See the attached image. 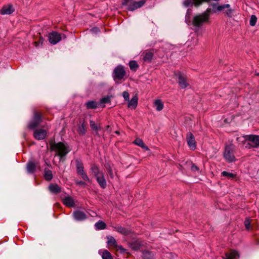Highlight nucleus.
<instances>
[{
	"label": "nucleus",
	"mask_w": 259,
	"mask_h": 259,
	"mask_svg": "<svg viewBox=\"0 0 259 259\" xmlns=\"http://www.w3.org/2000/svg\"><path fill=\"white\" fill-rule=\"evenodd\" d=\"M90 124L91 128L95 131L96 135H98L99 131L101 129L100 126H98L93 120H90Z\"/></svg>",
	"instance_id": "2f4dec72"
},
{
	"label": "nucleus",
	"mask_w": 259,
	"mask_h": 259,
	"mask_svg": "<svg viewBox=\"0 0 259 259\" xmlns=\"http://www.w3.org/2000/svg\"><path fill=\"white\" fill-rule=\"evenodd\" d=\"M154 54V50H146L142 53L141 57L144 62L150 63L153 59Z\"/></svg>",
	"instance_id": "9d476101"
},
{
	"label": "nucleus",
	"mask_w": 259,
	"mask_h": 259,
	"mask_svg": "<svg viewBox=\"0 0 259 259\" xmlns=\"http://www.w3.org/2000/svg\"><path fill=\"white\" fill-rule=\"evenodd\" d=\"M246 140L249 143L248 144L250 145L249 147L256 148L259 146V136L250 135L246 136Z\"/></svg>",
	"instance_id": "1a4fd4ad"
},
{
	"label": "nucleus",
	"mask_w": 259,
	"mask_h": 259,
	"mask_svg": "<svg viewBox=\"0 0 259 259\" xmlns=\"http://www.w3.org/2000/svg\"><path fill=\"white\" fill-rule=\"evenodd\" d=\"M111 102V100H110V96H106V97H104L103 98H102V99H101L100 100V102L101 103H103V104H105V103H110Z\"/></svg>",
	"instance_id": "a19ab883"
},
{
	"label": "nucleus",
	"mask_w": 259,
	"mask_h": 259,
	"mask_svg": "<svg viewBox=\"0 0 259 259\" xmlns=\"http://www.w3.org/2000/svg\"><path fill=\"white\" fill-rule=\"evenodd\" d=\"M105 168L107 170V174L109 176L111 179H113L114 177L113 175V171L111 165L109 164L105 165Z\"/></svg>",
	"instance_id": "72a5a7b5"
},
{
	"label": "nucleus",
	"mask_w": 259,
	"mask_h": 259,
	"mask_svg": "<svg viewBox=\"0 0 259 259\" xmlns=\"http://www.w3.org/2000/svg\"><path fill=\"white\" fill-rule=\"evenodd\" d=\"M36 164L33 161H29L27 164V170L29 174H33L36 170Z\"/></svg>",
	"instance_id": "4be33fe9"
},
{
	"label": "nucleus",
	"mask_w": 259,
	"mask_h": 259,
	"mask_svg": "<svg viewBox=\"0 0 259 259\" xmlns=\"http://www.w3.org/2000/svg\"><path fill=\"white\" fill-rule=\"evenodd\" d=\"M256 17L255 15H251L249 21L250 25L252 26H254L256 24Z\"/></svg>",
	"instance_id": "58836bf2"
},
{
	"label": "nucleus",
	"mask_w": 259,
	"mask_h": 259,
	"mask_svg": "<svg viewBox=\"0 0 259 259\" xmlns=\"http://www.w3.org/2000/svg\"><path fill=\"white\" fill-rule=\"evenodd\" d=\"M90 170L95 177L103 173L102 171L100 170L99 166L95 163L91 164Z\"/></svg>",
	"instance_id": "6ab92c4d"
},
{
	"label": "nucleus",
	"mask_w": 259,
	"mask_h": 259,
	"mask_svg": "<svg viewBox=\"0 0 259 259\" xmlns=\"http://www.w3.org/2000/svg\"><path fill=\"white\" fill-rule=\"evenodd\" d=\"M125 75L126 71L124 66L119 65L114 68L113 73V77L114 80H121Z\"/></svg>",
	"instance_id": "0eeeda50"
},
{
	"label": "nucleus",
	"mask_w": 259,
	"mask_h": 259,
	"mask_svg": "<svg viewBox=\"0 0 259 259\" xmlns=\"http://www.w3.org/2000/svg\"><path fill=\"white\" fill-rule=\"evenodd\" d=\"M133 143L141 147L143 149H144L146 150H149L148 147L145 144L143 141L140 139L137 138L134 142Z\"/></svg>",
	"instance_id": "393cba45"
},
{
	"label": "nucleus",
	"mask_w": 259,
	"mask_h": 259,
	"mask_svg": "<svg viewBox=\"0 0 259 259\" xmlns=\"http://www.w3.org/2000/svg\"><path fill=\"white\" fill-rule=\"evenodd\" d=\"M14 11V9L12 5H8L3 7L0 10V13L2 15H10Z\"/></svg>",
	"instance_id": "a211bd4d"
},
{
	"label": "nucleus",
	"mask_w": 259,
	"mask_h": 259,
	"mask_svg": "<svg viewBox=\"0 0 259 259\" xmlns=\"http://www.w3.org/2000/svg\"><path fill=\"white\" fill-rule=\"evenodd\" d=\"M138 98L137 95L133 96L131 100H129L128 107L131 109H135L138 105Z\"/></svg>",
	"instance_id": "aec40b11"
},
{
	"label": "nucleus",
	"mask_w": 259,
	"mask_h": 259,
	"mask_svg": "<svg viewBox=\"0 0 259 259\" xmlns=\"http://www.w3.org/2000/svg\"><path fill=\"white\" fill-rule=\"evenodd\" d=\"M230 8V5L224 4L223 5L218 6L217 8V10L218 11H223L225 9H228V10L225 13L228 17H230L232 16L233 10Z\"/></svg>",
	"instance_id": "f3484780"
},
{
	"label": "nucleus",
	"mask_w": 259,
	"mask_h": 259,
	"mask_svg": "<svg viewBox=\"0 0 259 259\" xmlns=\"http://www.w3.org/2000/svg\"><path fill=\"white\" fill-rule=\"evenodd\" d=\"M102 257L103 259H113L112 255L107 250H103Z\"/></svg>",
	"instance_id": "f704fd0d"
},
{
	"label": "nucleus",
	"mask_w": 259,
	"mask_h": 259,
	"mask_svg": "<svg viewBox=\"0 0 259 259\" xmlns=\"http://www.w3.org/2000/svg\"><path fill=\"white\" fill-rule=\"evenodd\" d=\"M106 226V224L102 221H99L95 224V227L98 230L104 229Z\"/></svg>",
	"instance_id": "c9c22d12"
},
{
	"label": "nucleus",
	"mask_w": 259,
	"mask_h": 259,
	"mask_svg": "<svg viewBox=\"0 0 259 259\" xmlns=\"http://www.w3.org/2000/svg\"><path fill=\"white\" fill-rule=\"evenodd\" d=\"M142 244L141 241L139 240H136L135 241H133L131 242L130 244V247L135 250H138L140 249L141 247Z\"/></svg>",
	"instance_id": "a878e982"
},
{
	"label": "nucleus",
	"mask_w": 259,
	"mask_h": 259,
	"mask_svg": "<svg viewBox=\"0 0 259 259\" xmlns=\"http://www.w3.org/2000/svg\"><path fill=\"white\" fill-rule=\"evenodd\" d=\"M47 135V131L42 128L35 130L33 132L34 138L37 140H44Z\"/></svg>",
	"instance_id": "9b49d317"
},
{
	"label": "nucleus",
	"mask_w": 259,
	"mask_h": 259,
	"mask_svg": "<svg viewBox=\"0 0 259 259\" xmlns=\"http://www.w3.org/2000/svg\"><path fill=\"white\" fill-rule=\"evenodd\" d=\"M49 41L51 44L55 45L61 39V35L60 33L53 31L49 34Z\"/></svg>",
	"instance_id": "ddd939ff"
},
{
	"label": "nucleus",
	"mask_w": 259,
	"mask_h": 259,
	"mask_svg": "<svg viewBox=\"0 0 259 259\" xmlns=\"http://www.w3.org/2000/svg\"><path fill=\"white\" fill-rule=\"evenodd\" d=\"M256 243H257V244H259V241H256Z\"/></svg>",
	"instance_id": "603ef678"
},
{
	"label": "nucleus",
	"mask_w": 259,
	"mask_h": 259,
	"mask_svg": "<svg viewBox=\"0 0 259 259\" xmlns=\"http://www.w3.org/2000/svg\"><path fill=\"white\" fill-rule=\"evenodd\" d=\"M42 120V113L39 111H34L32 119L28 124V127L30 129H34L40 124Z\"/></svg>",
	"instance_id": "20e7f679"
},
{
	"label": "nucleus",
	"mask_w": 259,
	"mask_h": 259,
	"mask_svg": "<svg viewBox=\"0 0 259 259\" xmlns=\"http://www.w3.org/2000/svg\"><path fill=\"white\" fill-rule=\"evenodd\" d=\"M76 183L78 185H83L85 184L84 182H83L82 181H77V182H76Z\"/></svg>",
	"instance_id": "de8ad7c7"
},
{
	"label": "nucleus",
	"mask_w": 259,
	"mask_h": 259,
	"mask_svg": "<svg viewBox=\"0 0 259 259\" xmlns=\"http://www.w3.org/2000/svg\"><path fill=\"white\" fill-rule=\"evenodd\" d=\"M146 0H141L139 2L135 0H122V4L126 7V9L130 11H134L143 6Z\"/></svg>",
	"instance_id": "7ed1b4c3"
},
{
	"label": "nucleus",
	"mask_w": 259,
	"mask_h": 259,
	"mask_svg": "<svg viewBox=\"0 0 259 259\" xmlns=\"http://www.w3.org/2000/svg\"><path fill=\"white\" fill-rule=\"evenodd\" d=\"M255 239H256V240L257 239V236H255Z\"/></svg>",
	"instance_id": "864d4df0"
},
{
	"label": "nucleus",
	"mask_w": 259,
	"mask_h": 259,
	"mask_svg": "<svg viewBox=\"0 0 259 259\" xmlns=\"http://www.w3.org/2000/svg\"><path fill=\"white\" fill-rule=\"evenodd\" d=\"M117 248H118V249H119L120 250V252L121 253H123L125 252V251H126V249H124V248H123L121 245H120V246L117 245Z\"/></svg>",
	"instance_id": "49530a36"
},
{
	"label": "nucleus",
	"mask_w": 259,
	"mask_h": 259,
	"mask_svg": "<svg viewBox=\"0 0 259 259\" xmlns=\"http://www.w3.org/2000/svg\"><path fill=\"white\" fill-rule=\"evenodd\" d=\"M154 106L156 107V109L158 111L162 110L164 107L163 104L161 100L157 99L154 101Z\"/></svg>",
	"instance_id": "c756f323"
},
{
	"label": "nucleus",
	"mask_w": 259,
	"mask_h": 259,
	"mask_svg": "<svg viewBox=\"0 0 259 259\" xmlns=\"http://www.w3.org/2000/svg\"><path fill=\"white\" fill-rule=\"evenodd\" d=\"M73 218L77 221H83L88 218L85 213L81 210H74L72 214Z\"/></svg>",
	"instance_id": "f8f14e48"
},
{
	"label": "nucleus",
	"mask_w": 259,
	"mask_h": 259,
	"mask_svg": "<svg viewBox=\"0 0 259 259\" xmlns=\"http://www.w3.org/2000/svg\"><path fill=\"white\" fill-rule=\"evenodd\" d=\"M209 21L208 17L204 15L202 13L195 15L192 20V24L194 26L199 27L204 23H207Z\"/></svg>",
	"instance_id": "423d86ee"
},
{
	"label": "nucleus",
	"mask_w": 259,
	"mask_h": 259,
	"mask_svg": "<svg viewBox=\"0 0 259 259\" xmlns=\"http://www.w3.org/2000/svg\"><path fill=\"white\" fill-rule=\"evenodd\" d=\"M130 69L133 71H136L139 68V65L136 61H131L129 62Z\"/></svg>",
	"instance_id": "473e14b6"
},
{
	"label": "nucleus",
	"mask_w": 259,
	"mask_h": 259,
	"mask_svg": "<svg viewBox=\"0 0 259 259\" xmlns=\"http://www.w3.org/2000/svg\"><path fill=\"white\" fill-rule=\"evenodd\" d=\"M63 203L68 207H74L75 203L74 199L69 196L65 197L62 199Z\"/></svg>",
	"instance_id": "dca6fc26"
},
{
	"label": "nucleus",
	"mask_w": 259,
	"mask_h": 259,
	"mask_svg": "<svg viewBox=\"0 0 259 259\" xmlns=\"http://www.w3.org/2000/svg\"><path fill=\"white\" fill-rule=\"evenodd\" d=\"M123 97L125 101H129V94L127 91H124L122 93Z\"/></svg>",
	"instance_id": "37998d69"
},
{
	"label": "nucleus",
	"mask_w": 259,
	"mask_h": 259,
	"mask_svg": "<svg viewBox=\"0 0 259 259\" xmlns=\"http://www.w3.org/2000/svg\"><path fill=\"white\" fill-rule=\"evenodd\" d=\"M211 12V9H210V8H208V9H206V10L205 12L202 13V14L204 15L207 16L208 17V19L209 20L210 15Z\"/></svg>",
	"instance_id": "79ce46f5"
},
{
	"label": "nucleus",
	"mask_w": 259,
	"mask_h": 259,
	"mask_svg": "<svg viewBox=\"0 0 259 259\" xmlns=\"http://www.w3.org/2000/svg\"><path fill=\"white\" fill-rule=\"evenodd\" d=\"M114 229L117 232L122 235H127L129 234L128 230L121 226L115 227H114Z\"/></svg>",
	"instance_id": "7c9ffc66"
},
{
	"label": "nucleus",
	"mask_w": 259,
	"mask_h": 259,
	"mask_svg": "<svg viewBox=\"0 0 259 259\" xmlns=\"http://www.w3.org/2000/svg\"><path fill=\"white\" fill-rule=\"evenodd\" d=\"M96 181L101 188L102 189H105L107 187V182L106 179L105 178L104 174L102 173V174L99 175L98 176L95 177Z\"/></svg>",
	"instance_id": "2eb2a0df"
},
{
	"label": "nucleus",
	"mask_w": 259,
	"mask_h": 259,
	"mask_svg": "<svg viewBox=\"0 0 259 259\" xmlns=\"http://www.w3.org/2000/svg\"><path fill=\"white\" fill-rule=\"evenodd\" d=\"M50 147V150L56 151L55 155L59 156L60 159L65 157L70 151L67 145L61 142L58 143L51 142Z\"/></svg>",
	"instance_id": "f257e3e1"
},
{
	"label": "nucleus",
	"mask_w": 259,
	"mask_h": 259,
	"mask_svg": "<svg viewBox=\"0 0 259 259\" xmlns=\"http://www.w3.org/2000/svg\"><path fill=\"white\" fill-rule=\"evenodd\" d=\"M175 75L178 78V82L181 89H185L189 86V84L187 81L186 75L181 72L175 73Z\"/></svg>",
	"instance_id": "6e6552de"
},
{
	"label": "nucleus",
	"mask_w": 259,
	"mask_h": 259,
	"mask_svg": "<svg viewBox=\"0 0 259 259\" xmlns=\"http://www.w3.org/2000/svg\"><path fill=\"white\" fill-rule=\"evenodd\" d=\"M183 5L185 7H188L190 6H192L194 5L193 0H185L183 2Z\"/></svg>",
	"instance_id": "ea45409f"
},
{
	"label": "nucleus",
	"mask_w": 259,
	"mask_h": 259,
	"mask_svg": "<svg viewBox=\"0 0 259 259\" xmlns=\"http://www.w3.org/2000/svg\"><path fill=\"white\" fill-rule=\"evenodd\" d=\"M77 132L79 135L83 136L87 132V127L84 122H82L80 126L78 127Z\"/></svg>",
	"instance_id": "c85d7f7f"
},
{
	"label": "nucleus",
	"mask_w": 259,
	"mask_h": 259,
	"mask_svg": "<svg viewBox=\"0 0 259 259\" xmlns=\"http://www.w3.org/2000/svg\"><path fill=\"white\" fill-rule=\"evenodd\" d=\"M235 146L232 143L226 145L224 152V157L229 162H233L236 160L235 156Z\"/></svg>",
	"instance_id": "f03ea898"
},
{
	"label": "nucleus",
	"mask_w": 259,
	"mask_h": 259,
	"mask_svg": "<svg viewBox=\"0 0 259 259\" xmlns=\"http://www.w3.org/2000/svg\"><path fill=\"white\" fill-rule=\"evenodd\" d=\"M186 141L189 147L192 150H195L196 147L195 137L191 132L187 133L186 135Z\"/></svg>",
	"instance_id": "4468645a"
},
{
	"label": "nucleus",
	"mask_w": 259,
	"mask_h": 259,
	"mask_svg": "<svg viewBox=\"0 0 259 259\" xmlns=\"http://www.w3.org/2000/svg\"><path fill=\"white\" fill-rule=\"evenodd\" d=\"M44 178L45 180L48 181H51L53 178V174L52 171L48 168H45Z\"/></svg>",
	"instance_id": "bb28decb"
},
{
	"label": "nucleus",
	"mask_w": 259,
	"mask_h": 259,
	"mask_svg": "<svg viewBox=\"0 0 259 259\" xmlns=\"http://www.w3.org/2000/svg\"><path fill=\"white\" fill-rule=\"evenodd\" d=\"M44 41V39L41 36H39V39L37 41H35L33 42L34 45L36 47H38L39 46H42Z\"/></svg>",
	"instance_id": "4c0bfd02"
},
{
	"label": "nucleus",
	"mask_w": 259,
	"mask_h": 259,
	"mask_svg": "<svg viewBox=\"0 0 259 259\" xmlns=\"http://www.w3.org/2000/svg\"><path fill=\"white\" fill-rule=\"evenodd\" d=\"M49 190L54 194H58L61 192V188L57 184H52L50 185Z\"/></svg>",
	"instance_id": "5701e85b"
},
{
	"label": "nucleus",
	"mask_w": 259,
	"mask_h": 259,
	"mask_svg": "<svg viewBox=\"0 0 259 259\" xmlns=\"http://www.w3.org/2000/svg\"><path fill=\"white\" fill-rule=\"evenodd\" d=\"M107 244L109 247H112L113 248L117 247V243L116 242L115 238L112 236H108L107 237Z\"/></svg>",
	"instance_id": "b1692460"
},
{
	"label": "nucleus",
	"mask_w": 259,
	"mask_h": 259,
	"mask_svg": "<svg viewBox=\"0 0 259 259\" xmlns=\"http://www.w3.org/2000/svg\"><path fill=\"white\" fill-rule=\"evenodd\" d=\"M115 133L116 134H118V135H119V131H115Z\"/></svg>",
	"instance_id": "09e8293b"
},
{
	"label": "nucleus",
	"mask_w": 259,
	"mask_h": 259,
	"mask_svg": "<svg viewBox=\"0 0 259 259\" xmlns=\"http://www.w3.org/2000/svg\"><path fill=\"white\" fill-rule=\"evenodd\" d=\"M85 105L88 109H94L98 107V104L95 101H89L85 103Z\"/></svg>",
	"instance_id": "cd10ccee"
},
{
	"label": "nucleus",
	"mask_w": 259,
	"mask_h": 259,
	"mask_svg": "<svg viewBox=\"0 0 259 259\" xmlns=\"http://www.w3.org/2000/svg\"><path fill=\"white\" fill-rule=\"evenodd\" d=\"M186 21L187 22V23H188V22H190V21L188 20L187 18H186Z\"/></svg>",
	"instance_id": "3c124183"
},
{
	"label": "nucleus",
	"mask_w": 259,
	"mask_h": 259,
	"mask_svg": "<svg viewBox=\"0 0 259 259\" xmlns=\"http://www.w3.org/2000/svg\"><path fill=\"white\" fill-rule=\"evenodd\" d=\"M109 127H110L109 125H107L106 129L107 130L108 129V128H109Z\"/></svg>",
	"instance_id": "8fccbe9b"
},
{
	"label": "nucleus",
	"mask_w": 259,
	"mask_h": 259,
	"mask_svg": "<svg viewBox=\"0 0 259 259\" xmlns=\"http://www.w3.org/2000/svg\"><path fill=\"white\" fill-rule=\"evenodd\" d=\"M245 226L247 229H249L250 226V222L249 220H246L244 222Z\"/></svg>",
	"instance_id": "a18cd8bd"
},
{
	"label": "nucleus",
	"mask_w": 259,
	"mask_h": 259,
	"mask_svg": "<svg viewBox=\"0 0 259 259\" xmlns=\"http://www.w3.org/2000/svg\"><path fill=\"white\" fill-rule=\"evenodd\" d=\"M222 175L224 177H227L230 179H233L236 177V175L233 173H230L226 171H224L222 172Z\"/></svg>",
	"instance_id": "e433bc0d"
},
{
	"label": "nucleus",
	"mask_w": 259,
	"mask_h": 259,
	"mask_svg": "<svg viewBox=\"0 0 259 259\" xmlns=\"http://www.w3.org/2000/svg\"><path fill=\"white\" fill-rule=\"evenodd\" d=\"M225 256V257H223L224 259H235L237 257H239V254L235 250H231L230 252H226Z\"/></svg>",
	"instance_id": "412c9836"
},
{
	"label": "nucleus",
	"mask_w": 259,
	"mask_h": 259,
	"mask_svg": "<svg viewBox=\"0 0 259 259\" xmlns=\"http://www.w3.org/2000/svg\"><path fill=\"white\" fill-rule=\"evenodd\" d=\"M76 163V172L80 176L81 178L86 182H90V179L84 171V168L82 162L79 159L75 160Z\"/></svg>",
	"instance_id": "39448f33"
},
{
	"label": "nucleus",
	"mask_w": 259,
	"mask_h": 259,
	"mask_svg": "<svg viewBox=\"0 0 259 259\" xmlns=\"http://www.w3.org/2000/svg\"><path fill=\"white\" fill-rule=\"evenodd\" d=\"M191 169L193 171H198L199 170V168L195 164H192V166H191Z\"/></svg>",
	"instance_id": "c03bdc74"
}]
</instances>
